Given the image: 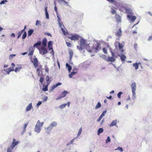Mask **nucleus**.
Instances as JSON below:
<instances>
[{
  "mask_svg": "<svg viewBox=\"0 0 152 152\" xmlns=\"http://www.w3.org/2000/svg\"><path fill=\"white\" fill-rule=\"evenodd\" d=\"M109 2H115V0H107Z\"/></svg>",
  "mask_w": 152,
  "mask_h": 152,
  "instance_id": "63",
  "label": "nucleus"
},
{
  "mask_svg": "<svg viewBox=\"0 0 152 152\" xmlns=\"http://www.w3.org/2000/svg\"><path fill=\"white\" fill-rule=\"evenodd\" d=\"M61 30L63 34L66 36V35L67 34H68V33L64 29V28H61Z\"/></svg>",
  "mask_w": 152,
  "mask_h": 152,
  "instance_id": "32",
  "label": "nucleus"
},
{
  "mask_svg": "<svg viewBox=\"0 0 152 152\" xmlns=\"http://www.w3.org/2000/svg\"><path fill=\"white\" fill-rule=\"evenodd\" d=\"M115 43L116 45H119V49L120 50L122 49L121 52H124V50L123 49V45L121 44H120L119 42H116Z\"/></svg>",
  "mask_w": 152,
  "mask_h": 152,
  "instance_id": "14",
  "label": "nucleus"
},
{
  "mask_svg": "<svg viewBox=\"0 0 152 152\" xmlns=\"http://www.w3.org/2000/svg\"><path fill=\"white\" fill-rule=\"evenodd\" d=\"M47 42V40L45 38H44L42 40V44L44 47H45L47 45L46 43Z\"/></svg>",
  "mask_w": 152,
  "mask_h": 152,
  "instance_id": "23",
  "label": "nucleus"
},
{
  "mask_svg": "<svg viewBox=\"0 0 152 152\" xmlns=\"http://www.w3.org/2000/svg\"><path fill=\"white\" fill-rule=\"evenodd\" d=\"M43 124V122L41 123L39 120L38 121L37 124L35 126V131L38 133H39L41 131V128L42 127Z\"/></svg>",
  "mask_w": 152,
  "mask_h": 152,
  "instance_id": "2",
  "label": "nucleus"
},
{
  "mask_svg": "<svg viewBox=\"0 0 152 152\" xmlns=\"http://www.w3.org/2000/svg\"><path fill=\"white\" fill-rule=\"evenodd\" d=\"M48 7H46L45 8V15L46 16V18L47 19L49 18V14L48 12L47 11Z\"/></svg>",
  "mask_w": 152,
  "mask_h": 152,
  "instance_id": "18",
  "label": "nucleus"
},
{
  "mask_svg": "<svg viewBox=\"0 0 152 152\" xmlns=\"http://www.w3.org/2000/svg\"><path fill=\"white\" fill-rule=\"evenodd\" d=\"M44 80V78L43 77H41L39 79V81L41 83H42Z\"/></svg>",
  "mask_w": 152,
  "mask_h": 152,
  "instance_id": "56",
  "label": "nucleus"
},
{
  "mask_svg": "<svg viewBox=\"0 0 152 152\" xmlns=\"http://www.w3.org/2000/svg\"><path fill=\"white\" fill-rule=\"evenodd\" d=\"M49 48V50H51L53 52V50L52 48V45H51V46H49V47H48Z\"/></svg>",
  "mask_w": 152,
  "mask_h": 152,
  "instance_id": "62",
  "label": "nucleus"
},
{
  "mask_svg": "<svg viewBox=\"0 0 152 152\" xmlns=\"http://www.w3.org/2000/svg\"><path fill=\"white\" fill-rule=\"evenodd\" d=\"M102 118V117L101 116H100L97 119V121L98 122H99L101 121Z\"/></svg>",
  "mask_w": 152,
  "mask_h": 152,
  "instance_id": "59",
  "label": "nucleus"
},
{
  "mask_svg": "<svg viewBox=\"0 0 152 152\" xmlns=\"http://www.w3.org/2000/svg\"><path fill=\"white\" fill-rule=\"evenodd\" d=\"M59 26L61 28H62L64 27V25H63L62 23H60V22L59 23Z\"/></svg>",
  "mask_w": 152,
  "mask_h": 152,
  "instance_id": "50",
  "label": "nucleus"
},
{
  "mask_svg": "<svg viewBox=\"0 0 152 152\" xmlns=\"http://www.w3.org/2000/svg\"><path fill=\"white\" fill-rule=\"evenodd\" d=\"M86 40L83 38L81 39L80 40V46H77V48L80 50H82L86 45Z\"/></svg>",
  "mask_w": 152,
  "mask_h": 152,
  "instance_id": "3",
  "label": "nucleus"
},
{
  "mask_svg": "<svg viewBox=\"0 0 152 152\" xmlns=\"http://www.w3.org/2000/svg\"><path fill=\"white\" fill-rule=\"evenodd\" d=\"M15 56V54H12L10 55L9 56V58L10 59H12L14 56Z\"/></svg>",
  "mask_w": 152,
  "mask_h": 152,
  "instance_id": "46",
  "label": "nucleus"
},
{
  "mask_svg": "<svg viewBox=\"0 0 152 152\" xmlns=\"http://www.w3.org/2000/svg\"><path fill=\"white\" fill-rule=\"evenodd\" d=\"M31 61L33 63L34 66L35 68L38 66V61L37 58H34L33 60Z\"/></svg>",
  "mask_w": 152,
  "mask_h": 152,
  "instance_id": "10",
  "label": "nucleus"
},
{
  "mask_svg": "<svg viewBox=\"0 0 152 152\" xmlns=\"http://www.w3.org/2000/svg\"><path fill=\"white\" fill-rule=\"evenodd\" d=\"M57 124L56 122L55 121L53 122L50 125V127H52L53 128V127L56 126L57 125Z\"/></svg>",
  "mask_w": 152,
  "mask_h": 152,
  "instance_id": "21",
  "label": "nucleus"
},
{
  "mask_svg": "<svg viewBox=\"0 0 152 152\" xmlns=\"http://www.w3.org/2000/svg\"><path fill=\"white\" fill-rule=\"evenodd\" d=\"M110 137L108 136L107 137V138L106 139V140L105 142L106 143H108V142H110Z\"/></svg>",
  "mask_w": 152,
  "mask_h": 152,
  "instance_id": "43",
  "label": "nucleus"
},
{
  "mask_svg": "<svg viewBox=\"0 0 152 152\" xmlns=\"http://www.w3.org/2000/svg\"><path fill=\"white\" fill-rule=\"evenodd\" d=\"M67 93H68L67 91H64L62 92L60 95L56 99V100H59L62 98L64 97L66 95Z\"/></svg>",
  "mask_w": 152,
  "mask_h": 152,
  "instance_id": "9",
  "label": "nucleus"
},
{
  "mask_svg": "<svg viewBox=\"0 0 152 152\" xmlns=\"http://www.w3.org/2000/svg\"><path fill=\"white\" fill-rule=\"evenodd\" d=\"M54 4L55 5L54 10L57 13L58 19H60V17L58 15V10H57V7L56 6V4L55 2H54Z\"/></svg>",
  "mask_w": 152,
  "mask_h": 152,
  "instance_id": "20",
  "label": "nucleus"
},
{
  "mask_svg": "<svg viewBox=\"0 0 152 152\" xmlns=\"http://www.w3.org/2000/svg\"><path fill=\"white\" fill-rule=\"evenodd\" d=\"M127 18L129 19H136V18L135 16H133L131 15H128Z\"/></svg>",
  "mask_w": 152,
  "mask_h": 152,
  "instance_id": "31",
  "label": "nucleus"
},
{
  "mask_svg": "<svg viewBox=\"0 0 152 152\" xmlns=\"http://www.w3.org/2000/svg\"><path fill=\"white\" fill-rule=\"evenodd\" d=\"M131 86L132 88L133 96L134 97L136 94L135 91L136 88V85L135 83L133 82L132 83L131 85Z\"/></svg>",
  "mask_w": 152,
  "mask_h": 152,
  "instance_id": "4",
  "label": "nucleus"
},
{
  "mask_svg": "<svg viewBox=\"0 0 152 152\" xmlns=\"http://www.w3.org/2000/svg\"><path fill=\"white\" fill-rule=\"evenodd\" d=\"M34 32V30L33 29H30L28 31V36H30Z\"/></svg>",
  "mask_w": 152,
  "mask_h": 152,
  "instance_id": "27",
  "label": "nucleus"
},
{
  "mask_svg": "<svg viewBox=\"0 0 152 152\" xmlns=\"http://www.w3.org/2000/svg\"><path fill=\"white\" fill-rule=\"evenodd\" d=\"M122 35V31L121 30V28H119V30L116 33V35L119 37H121V36Z\"/></svg>",
  "mask_w": 152,
  "mask_h": 152,
  "instance_id": "15",
  "label": "nucleus"
},
{
  "mask_svg": "<svg viewBox=\"0 0 152 152\" xmlns=\"http://www.w3.org/2000/svg\"><path fill=\"white\" fill-rule=\"evenodd\" d=\"M56 87V85L53 86L52 87V90H53Z\"/></svg>",
  "mask_w": 152,
  "mask_h": 152,
  "instance_id": "64",
  "label": "nucleus"
},
{
  "mask_svg": "<svg viewBox=\"0 0 152 152\" xmlns=\"http://www.w3.org/2000/svg\"><path fill=\"white\" fill-rule=\"evenodd\" d=\"M139 64H141L140 62L136 63L133 64V65L136 70H137L138 69Z\"/></svg>",
  "mask_w": 152,
  "mask_h": 152,
  "instance_id": "16",
  "label": "nucleus"
},
{
  "mask_svg": "<svg viewBox=\"0 0 152 152\" xmlns=\"http://www.w3.org/2000/svg\"><path fill=\"white\" fill-rule=\"evenodd\" d=\"M39 53L42 55H44L48 53V51L47 49L44 46H42L39 49Z\"/></svg>",
  "mask_w": 152,
  "mask_h": 152,
  "instance_id": "5",
  "label": "nucleus"
},
{
  "mask_svg": "<svg viewBox=\"0 0 152 152\" xmlns=\"http://www.w3.org/2000/svg\"><path fill=\"white\" fill-rule=\"evenodd\" d=\"M82 132V128H80L79 131V132L77 134V136L78 137L81 134Z\"/></svg>",
  "mask_w": 152,
  "mask_h": 152,
  "instance_id": "40",
  "label": "nucleus"
},
{
  "mask_svg": "<svg viewBox=\"0 0 152 152\" xmlns=\"http://www.w3.org/2000/svg\"><path fill=\"white\" fill-rule=\"evenodd\" d=\"M21 68V66L19 65L17 67L15 68V69L14 70L15 72H17L18 71H19Z\"/></svg>",
  "mask_w": 152,
  "mask_h": 152,
  "instance_id": "26",
  "label": "nucleus"
},
{
  "mask_svg": "<svg viewBox=\"0 0 152 152\" xmlns=\"http://www.w3.org/2000/svg\"><path fill=\"white\" fill-rule=\"evenodd\" d=\"M69 55L70 56V57H69V59H70V61H71L72 60V58L73 56V51L70 49H69Z\"/></svg>",
  "mask_w": 152,
  "mask_h": 152,
  "instance_id": "13",
  "label": "nucleus"
},
{
  "mask_svg": "<svg viewBox=\"0 0 152 152\" xmlns=\"http://www.w3.org/2000/svg\"><path fill=\"white\" fill-rule=\"evenodd\" d=\"M66 43L67 46L68 47H71L72 45L69 42H66Z\"/></svg>",
  "mask_w": 152,
  "mask_h": 152,
  "instance_id": "44",
  "label": "nucleus"
},
{
  "mask_svg": "<svg viewBox=\"0 0 152 152\" xmlns=\"http://www.w3.org/2000/svg\"><path fill=\"white\" fill-rule=\"evenodd\" d=\"M66 105V104H62L61 105H60L59 106V107L60 108L62 109H63V108H64L65 107Z\"/></svg>",
  "mask_w": 152,
  "mask_h": 152,
  "instance_id": "42",
  "label": "nucleus"
},
{
  "mask_svg": "<svg viewBox=\"0 0 152 152\" xmlns=\"http://www.w3.org/2000/svg\"><path fill=\"white\" fill-rule=\"evenodd\" d=\"M11 66H12L11 67L6 69V72L8 74H9L10 72L13 71L14 70V68L15 66V64L13 63H12L11 64Z\"/></svg>",
  "mask_w": 152,
  "mask_h": 152,
  "instance_id": "8",
  "label": "nucleus"
},
{
  "mask_svg": "<svg viewBox=\"0 0 152 152\" xmlns=\"http://www.w3.org/2000/svg\"><path fill=\"white\" fill-rule=\"evenodd\" d=\"M49 85L47 84L46 86H45L44 88H42V90L44 91H47L48 90V86Z\"/></svg>",
  "mask_w": 152,
  "mask_h": 152,
  "instance_id": "39",
  "label": "nucleus"
},
{
  "mask_svg": "<svg viewBox=\"0 0 152 152\" xmlns=\"http://www.w3.org/2000/svg\"><path fill=\"white\" fill-rule=\"evenodd\" d=\"M45 72L47 73H48L49 70V68H48L47 65H45Z\"/></svg>",
  "mask_w": 152,
  "mask_h": 152,
  "instance_id": "38",
  "label": "nucleus"
},
{
  "mask_svg": "<svg viewBox=\"0 0 152 152\" xmlns=\"http://www.w3.org/2000/svg\"><path fill=\"white\" fill-rule=\"evenodd\" d=\"M111 13L112 14H114L116 13V11L114 9H112L111 10Z\"/></svg>",
  "mask_w": 152,
  "mask_h": 152,
  "instance_id": "52",
  "label": "nucleus"
},
{
  "mask_svg": "<svg viewBox=\"0 0 152 152\" xmlns=\"http://www.w3.org/2000/svg\"><path fill=\"white\" fill-rule=\"evenodd\" d=\"M50 126H48V127L46 128V132L48 134H50V130L52 129V127H50Z\"/></svg>",
  "mask_w": 152,
  "mask_h": 152,
  "instance_id": "25",
  "label": "nucleus"
},
{
  "mask_svg": "<svg viewBox=\"0 0 152 152\" xmlns=\"http://www.w3.org/2000/svg\"><path fill=\"white\" fill-rule=\"evenodd\" d=\"M23 32V30H21L20 31H19L18 34V38H19L21 36V35L22 34Z\"/></svg>",
  "mask_w": 152,
  "mask_h": 152,
  "instance_id": "33",
  "label": "nucleus"
},
{
  "mask_svg": "<svg viewBox=\"0 0 152 152\" xmlns=\"http://www.w3.org/2000/svg\"><path fill=\"white\" fill-rule=\"evenodd\" d=\"M76 73V72H72L70 74H69V78H71L72 77L73 75Z\"/></svg>",
  "mask_w": 152,
  "mask_h": 152,
  "instance_id": "30",
  "label": "nucleus"
},
{
  "mask_svg": "<svg viewBox=\"0 0 152 152\" xmlns=\"http://www.w3.org/2000/svg\"><path fill=\"white\" fill-rule=\"evenodd\" d=\"M61 83H58L56 85V87H57L58 86L61 85Z\"/></svg>",
  "mask_w": 152,
  "mask_h": 152,
  "instance_id": "60",
  "label": "nucleus"
},
{
  "mask_svg": "<svg viewBox=\"0 0 152 152\" xmlns=\"http://www.w3.org/2000/svg\"><path fill=\"white\" fill-rule=\"evenodd\" d=\"M45 34L47 35V36H50L51 37H52V36L51 35V34H50V33H48V32H46L45 33Z\"/></svg>",
  "mask_w": 152,
  "mask_h": 152,
  "instance_id": "55",
  "label": "nucleus"
},
{
  "mask_svg": "<svg viewBox=\"0 0 152 152\" xmlns=\"http://www.w3.org/2000/svg\"><path fill=\"white\" fill-rule=\"evenodd\" d=\"M106 113V111H105L103 112V113H102V114L100 116H101L102 117H104L105 115V114Z\"/></svg>",
  "mask_w": 152,
  "mask_h": 152,
  "instance_id": "47",
  "label": "nucleus"
},
{
  "mask_svg": "<svg viewBox=\"0 0 152 152\" xmlns=\"http://www.w3.org/2000/svg\"><path fill=\"white\" fill-rule=\"evenodd\" d=\"M115 17L116 19H120L121 18L120 16L117 14H115Z\"/></svg>",
  "mask_w": 152,
  "mask_h": 152,
  "instance_id": "49",
  "label": "nucleus"
},
{
  "mask_svg": "<svg viewBox=\"0 0 152 152\" xmlns=\"http://www.w3.org/2000/svg\"><path fill=\"white\" fill-rule=\"evenodd\" d=\"M117 149L121 151L122 152L123 151V149L122 148L118 147L117 148Z\"/></svg>",
  "mask_w": 152,
  "mask_h": 152,
  "instance_id": "57",
  "label": "nucleus"
},
{
  "mask_svg": "<svg viewBox=\"0 0 152 152\" xmlns=\"http://www.w3.org/2000/svg\"><path fill=\"white\" fill-rule=\"evenodd\" d=\"M46 82H47V84L48 85H49V83H50L51 82V78L50 77L48 76H47L46 77Z\"/></svg>",
  "mask_w": 152,
  "mask_h": 152,
  "instance_id": "22",
  "label": "nucleus"
},
{
  "mask_svg": "<svg viewBox=\"0 0 152 152\" xmlns=\"http://www.w3.org/2000/svg\"><path fill=\"white\" fill-rule=\"evenodd\" d=\"M117 123V120H113L112 122L110 124L109 126L110 127H112L114 126H116Z\"/></svg>",
  "mask_w": 152,
  "mask_h": 152,
  "instance_id": "17",
  "label": "nucleus"
},
{
  "mask_svg": "<svg viewBox=\"0 0 152 152\" xmlns=\"http://www.w3.org/2000/svg\"><path fill=\"white\" fill-rule=\"evenodd\" d=\"M80 37L77 34L72 35L71 37H69L68 38L71 40H77L79 39Z\"/></svg>",
  "mask_w": 152,
  "mask_h": 152,
  "instance_id": "7",
  "label": "nucleus"
},
{
  "mask_svg": "<svg viewBox=\"0 0 152 152\" xmlns=\"http://www.w3.org/2000/svg\"><path fill=\"white\" fill-rule=\"evenodd\" d=\"M32 107V104L31 103H30L28 105L26 108V111H28L30 110Z\"/></svg>",
  "mask_w": 152,
  "mask_h": 152,
  "instance_id": "19",
  "label": "nucleus"
},
{
  "mask_svg": "<svg viewBox=\"0 0 152 152\" xmlns=\"http://www.w3.org/2000/svg\"><path fill=\"white\" fill-rule=\"evenodd\" d=\"M42 102L39 101L38 103L37 104V105L38 106L42 104Z\"/></svg>",
  "mask_w": 152,
  "mask_h": 152,
  "instance_id": "61",
  "label": "nucleus"
},
{
  "mask_svg": "<svg viewBox=\"0 0 152 152\" xmlns=\"http://www.w3.org/2000/svg\"><path fill=\"white\" fill-rule=\"evenodd\" d=\"M122 94V92H119L117 94V96H118V97L119 98H121V94Z\"/></svg>",
  "mask_w": 152,
  "mask_h": 152,
  "instance_id": "45",
  "label": "nucleus"
},
{
  "mask_svg": "<svg viewBox=\"0 0 152 152\" xmlns=\"http://www.w3.org/2000/svg\"><path fill=\"white\" fill-rule=\"evenodd\" d=\"M66 66L68 68V69L69 72L71 70L72 67L71 66L69 65L67 63L66 64Z\"/></svg>",
  "mask_w": 152,
  "mask_h": 152,
  "instance_id": "29",
  "label": "nucleus"
},
{
  "mask_svg": "<svg viewBox=\"0 0 152 152\" xmlns=\"http://www.w3.org/2000/svg\"><path fill=\"white\" fill-rule=\"evenodd\" d=\"M100 46V44L96 42L93 45L92 49V50H94L95 52H97L99 50Z\"/></svg>",
  "mask_w": 152,
  "mask_h": 152,
  "instance_id": "6",
  "label": "nucleus"
},
{
  "mask_svg": "<svg viewBox=\"0 0 152 152\" xmlns=\"http://www.w3.org/2000/svg\"><path fill=\"white\" fill-rule=\"evenodd\" d=\"M110 52L111 53L112 57H114L115 56V53L113 51H112L111 50H110Z\"/></svg>",
  "mask_w": 152,
  "mask_h": 152,
  "instance_id": "58",
  "label": "nucleus"
},
{
  "mask_svg": "<svg viewBox=\"0 0 152 152\" xmlns=\"http://www.w3.org/2000/svg\"><path fill=\"white\" fill-rule=\"evenodd\" d=\"M52 45V42L51 41H49L48 43V47H49V46H51Z\"/></svg>",
  "mask_w": 152,
  "mask_h": 152,
  "instance_id": "54",
  "label": "nucleus"
},
{
  "mask_svg": "<svg viewBox=\"0 0 152 152\" xmlns=\"http://www.w3.org/2000/svg\"><path fill=\"white\" fill-rule=\"evenodd\" d=\"M7 0H3V1H1L0 3V4H4L5 3V2H7Z\"/></svg>",
  "mask_w": 152,
  "mask_h": 152,
  "instance_id": "51",
  "label": "nucleus"
},
{
  "mask_svg": "<svg viewBox=\"0 0 152 152\" xmlns=\"http://www.w3.org/2000/svg\"><path fill=\"white\" fill-rule=\"evenodd\" d=\"M41 70L39 68H37V74L38 76L40 75V71Z\"/></svg>",
  "mask_w": 152,
  "mask_h": 152,
  "instance_id": "41",
  "label": "nucleus"
},
{
  "mask_svg": "<svg viewBox=\"0 0 152 152\" xmlns=\"http://www.w3.org/2000/svg\"><path fill=\"white\" fill-rule=\"evenodd\" d=\"M101 104L100 102H98L95 107V109H98L101 107Z\"/></svg>",
  "mask_w": 152,
  "mask_h": 152,
  "instance_id": "35",
  "label": "nucleus"
},
{
  "mask_svg": "<svg viewBox=\"0 0 152 152\" xmlns=\"http://www.w3.org/2000/svg\"><path fill=\"white\" fill-rule=\"evenodd\" d=\"M28 123H26L24 124V131H25L26 130V128L28 124Z\"/></svg>",
  "mask_w": 152,
  "mask_h": 152,
  "instance_id": "48",
  "label": "nucleus"
},
{
  "mask_svg": "<svg viewBox=\"0 0 152 152\" xmlns=\"http://www.w3.org/2000/svg\"><path fill=\"white\" fill-rule=\"evenodd\" d=\"M41 42L40 41H39L37 43L34 44V47H37V46H40L41 45Z\"/></svg>",
  "mask_w": 152,
  "mask_h": 152,
  "instance_id": "36",
  "label": "nucleus"
},
{
  "mask_svg": "<svg viewBox=\"0 0 152 152\" xmlns=\"http://www.w3.org/2000/svg\"><path fill=\"white\" fill-rule=\"evenodd\" d=\"M84 48H85L89 52H92V50H91L90 47L88 45H86L84 47Z\"/></svg>",
  "mask_w": 152,
  "mask_h": 152,
  "instance_id": "24",
  "label": "nucleus"
},
{
  "mask_svg": "<svg viewBox=\"0 0 152 152\" xmlns=\"http://www.w3.org/2000/svg\"><path fill=\"white\" fill-rule=\"evenodd\" d=\"M126 58V56L124 54H122L121 56V59L122 61H125Z\"/></svg>",
  "mask_w": 152,
  "mask_h": 152,
  "instance_id": "28",
  "label": "nucleus"
},
{
  "mask_svg": "<svg viewBox=\"0 0 152 152\" xmlns=\"http://www.w3.org/2000/svg\"><path fill=\"white\" fill-rule=\"evenodd\" d=\"M19 143V142L16 141L15 139L13 140L11 145L8 148L7 152H12L15 147Z\"/></svg>",
  "mask_w": 152,
  "mask_h": 152,
  "instance_id": "1",
  "label": "nucleus"
},
{
  "mask_svg": "<svg viewBox=\"0 0 152 152\" xmlns=\"http://www.w3.org/2000/svg\"><path fill=\"white\" fill-rule=\"evenodd\" d=\"M27 35V34L26 32V31H24V33L22 37V39H25L26 36Z\"/></svg>",
  "mask_w": 152,
  "mask_h": 152,
  "instance_id": "37",
  "label": "nucleus"
},
{
  "mask_svg": "<svg viewBox=\"0 0 152 152\" xmlns=\"http://www.w3.org/2000/svg\"><path fill=\"white\" fill-rule=\"evenodd\" d=\"M29 53L28 54V55L29 56H32L33 54V53L34 52V50H33V48L32 47H31L29 48Z\"/></svg>",
  "mask_w": 152,
  "mask_h": 152,
  "instance_id": "11",
  "label": "nucleus"
},
{
  "mask_svg": "<svg viewBox=\"0 0 152 152\" xmlns=\"http://www.w3.org/2000/svg\"><path fill=\"white\" fill-rule=\"evenodd\" d=\"M103 131V129L102 128H99L98 130V134L99 135L100 134L102 133Z\"/></svg>",
  "mask_w": 152,
  "mask_h": 152,
  "instance_id": "34",
  "label": "nucleus"
},
{
  "mask_svg": "<svg viewBox=\"0 0 152 152\" xmlns=\"http://www.w3.org/2000/svg\"><path fill=\"white\" fill-rule=\"evenodd\" d=\"M115 60L114 57H108V58L106 59V61L107 62H114Z\"/></svg>",
  "mask_w": 152,
  "mask_h": 152,
  "instance_id": "12",
  "label": "nucleus"
},
{
  "mask_svg": "<svg viewBox=\"0 0 152 152\" xmlns=\"http://www.w3.org/2000/svg\"><path fill=\"white\" fill-rule=\"evenodd\" d=\"M103 51L104 52L105 54H107V51L106 49L105 48H104L102 49Z\"/></svg>",
  "mask_w": 152,
  "mask_h": 152,
  "instance_id": "53",
  "label": "nucleus"
}]
</instances>
